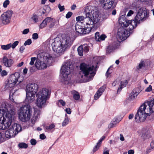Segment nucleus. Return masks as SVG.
Returning a JSON list of instances; mask_svg holds the SVG:
<instances>
[{
    "mask_svg": "<svg viewBox=\"0 0 154 154\" xmlns=\"http://www.w3.org/2000/svg\"><path fill=\"white\" fill-rule=\"evenodd\" d=\"M149 12L146 9L142 8L138 10L134 20L131 21L125 19L122 21V18L121 16L119 20V22H121L122 26L128 28L127 29L123 27L119 28L117 33L118 41L120 42L126 39L132 33V30L137 26V24L141 21L145 20L149 17Z\"/></svg>",
    "mask_w": 154,
    "mask_h": 154,
    "instance_id": "obj_1",
    "label": "nucleus"
},
{
    "mask_svg": "<svg viewBox=\"0 0 154 154\" xmlns=\"http://www.w3.org/2000/svg\"><path fill=\"white\" fill-rule=\"evenodd\" d=\"M90 6L86 8L85 11V17L79 16L76 17V20L81 24L83 23L85 26V24H93L94 23H98L101 20L100 15L98 12L96 11L93 14L91 9Z\"/></svg>",
    "mask_w": 154,
    "mask_h": 154,
    "instance_id": "obj_2",
    "label": "nucleus"
},
{
    "mask_svg": "<svg viewBox=\"0 0 154 154\" xmlns=\"http://www.w3.org/2000/svg\"><path fill=\"white\" fill-rule=\"evenodd\" d=\"M146 106L144 103L141 106L135 116L134 119L136 122H143L147 116H149L150 113H152V111L149 110L150 109L149 106L147 108H146Z\"/></svg>",
    "mask_w": 154,
    "mask_h": 154,
    "instance_id": "obj_3",
    "label": "nucleus"
},
{
    "mask_svg": "<svg viewBox=\"0 0 154 154\" xmlns=\"http://www.w3.org/2000/svg\"><path fill=\"white\" fill-rule=\"evenodd\" d=\"M94 65L90 66L88 64L85 63H81L80 66V69L85 77L87 79V81L91 80L95 75V72L94 70Z\"/></svg>",
    "mask_w": 154,
    "mask_h": 154,
    "instance_id": "obj_4",
    "label": "nucleus"
},
{
    "mask_svg": "<svg viewBox=\"0 0 154 154\" xmlns=\"http://www.w3.org/2000/svg\"><path fill=\"white\" fill-rule=\"evenodd\" d=\"M38 88V85L35 83L29 84L26 86V97L25 101L31 103L34 100L35 94Z\"/></svg>",
    "mask_w": 154,
    "mask_h": 154,
    "instance_id": "obj_5",
    "label": "nucleus"
},
{
    "mask_svg": "<svg viewBox=\"0 0 154 154\" xmlns=\"http://www.w3.org/2000/svg\"><path fill=\"white\" fill-rule=\"evenodd\" d=\"M50 93L48 90L46 88H43L39 91L36 95L38 97L36 104L39 107L41 108L45 103L46 100L50 97Z\"/></svg>",
    "mask_w": 154,
    "mask_h": 154,
    "instance_id": "obj_6",
    "label": "nucleus"
},
{
    "mask_svg": "<svg viewBox=\"0 0 154 154\" xmlns=\"http://www.w3.org/2000/svg\"><path fill=\"white\" fill-rule=\"evenodd\" d=\"M5 111L3 115L4 116L6 119L7 124L9 123V126L11 125L12 120L14 118L15 109L12 105L8 104H5L4 109Z\"/></svg>",
    "mask_w": 154,
    "mask_h": 154,
    "instance_id": "obj_7",
    "label": "nucleus"
},
{
    "mask_svg": "<svg viewBox=\"0 0 154 154\" xmlns=\"http://www.w3.org/2000/svg\"><path fill=\"white\" fill-rule=\"evenodd\" d=\"M74 40L72 38L68 36L62 38L60 39L59 38H56L54 39V41L57 44V46H59L64 52L66 50L70 47Z\"/></svg>",
    "mask_w": 154,
    "mask_h": 154,
    "instance_id": "obj_8",
    "label": "nucleus"
},
{
    "mask_svg": "<svg viewBox=\"0 0 154 154\" xmlns=\"http://www.w3.org/2000/svg\"><path fill=\"white\" fill-rule=\"evenodd\" d=\"M74 40L72 38L68 36L62 38L60 39L59 38H56L54 39V41L57 44V46H59L64 52L66 50L70 47Z\"/></svg>",
    "mask_w": 154,
    "mask_h": 154,
    "instance_id": "obj_9",
    "label": "nucleus"
},
{
    "mask_svg": "<svg viewBox=\"0 0 154 154\" xmlns=\"http://www.w3.org/2000/svg\"><path fill=\"white\" fill-rule=\"evenodd\" d=\"M20 112L19 115L20 119L23 122L30 119L32 114V108L28 105L22 107L20 109Z\"/></svg>",
    "mask_w": 154,
    "mask_h": 154,
    "instance_id": "obj_10",
    "label": "nucleus"
},
{
    "mask_svg": "<svg viewBox=\"0 0 154 154\" xmlns=\"http://www.w3.org/2000/svg\"><path fill=\"white\" fill-rule=\"evenodd\" d=\"M9 129L5 132V135L8 138L14 137L22 129L19 124L14 123L8 127Z\"/></svg>",
    "mask_w": 154,
    "mask_h": 154,
    "instance_id": "obj_11",
    "label": "nucleus"
},
{
    "mask_svg": "<svg viewBox=\"0 0 154 154\" xmlns=\"http://www.w3.org/2000/svg\"><path fill=\"white\" fill-rule=\"evenodd\" d=\"M44 62L42 61L39 69H42L46 68L47 65H51L53 62V57L50 54L45 53L43 56Z\"/></svg>",
    "mask_w": 154,
    "mask_h": 154,
    "instance_id": "obj_12",
    "label": "nucleus"
},
{
    "mask_svg": "<svg viewBox=\"0 0 154 154\" xmlns=\"http://www.w3.org/2000/svg\"><path fill=\"white\" fill-rule=\"evenodd\" d=\"M115 0H100V2L105 9L114 8L116 4Z\"/></svg>",
    "mask_w": 154,
    "mask_h": 154,
    "instance_id": "obj_13",
    "label": "nucleus"
},
{
    "mask_svg": "<svg viewBox=\"0 0 154 154\" xmlns=\"http://www.w3.org/2000/svg\"><path fill=\"white\" fill-rule=\"evenodd\" d=\"M20 77V74L18 72H16L11 75L8 82L6 84V86L10 88L13 87L18 81V79Z\"/></svg>",
    "mask_w": 154,
    "mask_h": 154,
    "instance_id": "obj_14",
    "label": "nucleus"
},
{
    "mask_svg": "<svg viewBox=\"0 0 154 154\" xmlns=\"http://www.w3.org/2000/svg\"><path fill=\"white\" fill-rule=\"evenodd\" d=\"M13 13L12 11H8L4 13L1 15L0 19L3 24L6 25L10 23Z\"/></svg>",
    "mask_w": 154,
    "mask_h": 154,
    "instance_id": "obj_15",
    "label": "nucleus"
},
{
    "mask_svg": "<svg viewBox=\"0 0 154 154\" xmlns=\"http://www.w3.org/2000/svg\"><path fill=\"white\" fill-rule=\"evenodd\" d=\"M68 63H65V64L62 66L60 72L63 77L65 78H67L70 73V67L69 66Z\"/></svg>",
    "mask_w": 154,
    "mask_h": 154,
    "instance_id": "obj_16",
    "label": "nucleus"
},
{
    "mask_svg": "<svg viewBox=\"0 0 154 154\" xmlns=\"http://www.w3.org/2000/svg\"><path fill=\"white\" fill-rule=\"evenodd\" d=\"M4 116L0 112V129L5 130L9 127V123L7 124Z\"/></svg>",
    "mask_w": 154,
    "mask_h": 154,
    "instance_id": "obj_17",
    "label": "nucleus"
},
{
    "mask_svg": "<svg viewBox=\"0 0 154 154\" xmlns=\"http://www.w3.org/2000/svg\"><path fill=\"white\" fill-rule=\"evenodd\" d=\"M14 60L11 58H8L6 56L3 57L2 63L4 66L6 67H11L14 63Z\"/></svg>",
    "mask_w": 154,
    "mask_h": 154,
    "instance_id": "obj_18",
    "label": "nucleus"
},
{
    "mask_svg": "<svg viewBox=\"0 0 154 154\" xmlns=\"http://www.w3.org/2000/svg\"><path fill=\"white\" fill-rule=\"evenodd\" d=\"M57 44L54 41L52 43L51 45L53 51L58 54L64 53L63 49L61 48L59 46L57 47Z\"/></svg>",
    "mask_w": 154,
    "mask_h": 154,
    "instance_id": "obj_19",
    "label": "nucleus"
},
{
    "mask_svg": "<svg viewBox=\"0 0 154 154\" xmlns=\"http://www.w3.org/2000/svg\"><path fill=\"white\" fill-rule=\"evenodd\" d=\"M97 23H94L93 24L91 25L90 24H86L87 26L86 27L85 26L84 27V30L83 32L84 33H83V34H85L89 33L92 29L93 28H94L95 26V25Z\"/></svg>",
    "mask_w": 154,
    "mask_h": 154,
    "instance_id": "obj_20",
    "label": "nucleus"
},
{
    "mask_svg": "<svg viewBox=\"0 0 154 154\" xmlns=\"http://www.w3.org/2000/svg\"><path fill=\"white\" fill-rule=\"evenodd\" d=\"M139 88H136L133 89L129 97V100H131L134 99L140 93Z\"/></svg>",
    "mask_w": 154,
    "mask_h": 154,
    "instance_id": "obj_21",
    "label": "nucleus"
},
{
    "mask_svg": "<svg viewBox=\"0 0 154 154\" xmlns=\"http://www.w3.org/2000/svg\"><path fill=\"white\" fill-rule=\"evenodd\" d=\"M141 137L144 140L149 139L151 138V131L149 129H146L143 133Z\"/></svg>",
    "mask_w": 154,
    "mask_h": 154,
    "instance_id": "obj_22",
    "label": "nucleus"
},
{
    "mask_svg": "<svg viewBox=\"0 0 154 154\" xmlns=\"http://www.w3.org/2000/svg\"><path fill=\"white\" fill-rule=\"evenodd\" d=\"M105 85H103L99 89L96 94L94 95V99H97L100 97L102 94L103 92L104 91L105 88Z\"/></svg>",
    "mask_w": 154,
    "mask_h": 154,
    "instance_id": "obj_23",
    "label": "nucleus"
},
{
    "mask_svg": "<svg viewBox=\"0 0 154 154\" xmlns=\"http://www.w3.org/2000/svg\"><path fill=\"white\" fill-rule=\"evenodd\" d=\"M81 23L78 22L75 25V30L76 32L78 33L82 34L84 30V26H81Z\"/></svg>",
    "mask_w": 154,
    "mask_h": 154,
    "instance_id": "obj_24",
    "label": "nucleus"
},
{
    "mask_svg": "<svg viewBox=\"0 0 154 154\" xmlns=\"http://www.w3.org/2000/svg\"><path fill=\"white\" fill-rule=\"evenodd\" d=\"M46 9L44 8H41L39 9V12L42 15L45 13H48L51 10L50 7L48 5L45 6Z\"/></svg>",
    "mask_w": 154,
    "mask_h": 154,
    "instance_id": "obj_25",
    "label": "nucleus"
},
{
    "mask_svg": "<svg viewBox=\"0 0 154 154\" xmlns=\"http://www.w3.org/2000/svg\"><path fill=\"white\" fill-rule=\"evenodd\" d=\"M128 84V81L125 80L124 81H121L120 83V86L117 90V92H120L122 89L126 87Z\"/></svg>",
    "mask_w": 154,
    "mask_h": 154,
    "instance_id": "obj_26",
    "label": "nucleus"
},
{
    "mask_svg": "<svg viewBox=\"0 0 154 154\" xmlns=\"http://www.w3.org/2000/svg\"><path fill=\"white\" fill-rule=\"evenodd\" d=\"M153 101H148L147 102L149 107V108L150 111H152V112L154 113V104L153 103Z\"/></svg>",
    "mask_w": 154,
    "mask_h": 154,
    "instance_id": "obj_27",
    "label": "nucleus"
},
{
    "mask_svg": "<svg viewBox=\"0 0 154 154\" xmlns=\"http://www.w3.org/2000/svg\"><path fill=\"white\" fill-rule=\"evenodd\" d=\"M77 51L79 55L80 56H82L84 51L83 46L81 45L79 46L77 48Z\"/></svg>",
    "mask_w": 154,
    "mask_h": 154,
    "instance_id": "obj_28",
    "label": "nucleus"
},
{
    "mask_svg": "<svg viewBox=\"0 0 154 154\" xmlns=\"http://www.w3.org/2000/svg\"><path fill=\"white\" fill-rule=\"evenodd\" d=\"M72 93L73 94V98L75 100H78L79 99L80 96L78 92L74 91H72Z\"/></svg>",
    "mask_w": 154,
    "mask_h": 154,
    "instance_id": "obj_29",
    "label": "nucleus"
},
{
    "mask_svg": "<svg viewBox=\"0 0 154 154\" xmlns=\"http://www.w3.org/2000/svg\"><path fill=\"white\" fill-rule=\"evenodd\" d=\"M18 147L20 148H27L28 146L27 144L24 143H20L18 145Z\"/></svg>",
    "mask_w": 154,
    "mask_h": 154,
    "instance_id": "obj_30",
    "label": "nucleus"
},
{
    "mask_svg": "<svg viewBox=\"0 0 154 154\" xmlns=\"http://www.w3.org/2000/svg\"><path fill=\"white\" fill-rule=\"evenodd\" d=\"M11 47V43L8 44L6 45H2L1 48L4 50H8Z\"/></svg>",
    "mask_w": 154,
    "mask_h": 154,
    "instance_id": "obj_31",
    "label": "nucleus"
},
{
    "mask_svg": "<svg viewBox=\"0 0 154 154\" xmlns=\"http://www.w3.org/2000/svg\"><path fill=\"white\" fill-rule=\"evenodd\" d=\"M115 49V47L112 45H109L106 51L108 53H110Z\"/></svg>",
    "mask_w": 154,
    "mask_h": 154,
    "instance_id": "obj_32",
    "label": "nucleus"
},
{
    "mask_svg": "<svg viewBox=\"0 0 154 154\" xmlns=\"http://www.w3.org/2000/svg\"><path fill=\"white\" fill-rule=\"evenodd\" d=\"M34 23H36L38 21V16L35 14H33L31 18Z\"/></svg>",
    "mask_w": 154,
    "mask_h": 154,
    "instance_id": "obj_33",
    "label": "nucleus"
},
{
    "mask_svg": "<svg viewBox=\"0 0 154 154\" xmlns=\"http://www.w3.org/2000/svg\"><path fill=\"white\" fill-rule=\"evenodd\" d=\"M117 120V118H115L112 120L111 123L109 125V127L110 128H112L114 126V125L116 124V121Z\"/></svg>",
    "mask_w": 154,
    "mask_h": 154,
    "instance_id": "obj_34",
    "label": "nucleus"
},
{
    "mask_svg": "<svg viewBox=\"0 0 154 154\" xmlns=\"http://www.w3.org/2000/svg\"><path fill=\"white\" fill-rule=\"evenodd\" d=\"M44 20L47 24V23L52 22L53 21V19L51 17H48L45 18Z\"/></svg>",
    "mask_w": 154,
    "mask_h": 154,
    "instance_id": "obj_35",
    "label": "nucleus"
},
{
    "mask_svg": "<svg viewBox=\"0 0 154 154\" xmlns=\"http://www.w3.org/2000/svg\"><path fill=\"white\" fill-rule=\"evenodd\" d=\"M42 61H40L39 60H37L35 63V66L38 69L39 68L40 66H41Z\"/></svg>",
    "mask_w": 154,
    "mask_h": 154,
    "instance_id": "obj_36",
    "label": "nucleus"
},
{
    "mask_svg": "<svg viewBox=\"0 0 154 154\" xmlns=\"http://www.w3.org/2000/svg\"><path fill=\"white\" fill-rule=\"evenodd\" d=\"M55 127V125L54 124H51L49 126H46L45 127V128L47 130H51L54 128Z\"/></svg>",
    "mask_w": 154,
    "mask_h": 154,
    "instance_id": "obj_37",
    "label": "nucleus"
},
{
    "mask_svg": "<svg viewBox=\"0 0 154 154\" xmlns=\"http://www.w3.org/2000/svg\"><path fill=\"white\" fill-rule=\"evenodd\" d=\"M47 24H46V22L43 20L42 22L41 23L39 26V28L40 29H43L45 27Z\"/></svg>",
    "mask_w": 154,
    "mask_h": 154,
    "instance_id": "obj_38",
    "label": "nucleus"
},
{
    "mask_svg": "<svg viewBox=\"0 0 154 154\" xmlns=\"http://www.w3.org/2000/svg\"><path fill=\"white\" fill-rule=\"evenodd\" d=\"M83 46V51L84 52L87 53L89 51V47L87 45H84Z\"/></svg>",
    "mask_w": 154,
    "mask_h": 154,
    "instance_id": "obj_39",
    "label": "nucleus"
},
{
    "mask_svg": "<svg viewBox=\"0 0 154 154\" xmlns=\"http://www.w3.org/2000/svg\"><path fill=\"white\" fill-rule=\"evenodd\" d=\"M145 66L144 61L141 60L139 65L138 67L139 69H141L143 67H144Z\"/></svg>",
    "mask_w": 154,
    "mask_h": 154,
    "instance_id": "obj_40",
    "label": "nucleus"
},
{
    "mask_svg": "<svg viewBox=\"0 0 154 154\" xmlns=\"http://www.w3.org/2000/svg\"><path fill=\"white\" fill-rule=\"evenodd\" d=\"M32 40L31 39H28L25 41L24 44V45H29L32 43Z\"/></svg>",
    "mask_w": 154,
    "mask_h": 154,
    "instance_id": "obj_41",
    "label": "nucleus"
},
{
    "mask_svg": "<svg viewBox=\"0 0 154 154\" xmlns=\"http://www.w3.org/2000/svg\"><path fill=\"white\" fill-rule=\"evenodd\" d=\"M100 33L98 32H97L95 34V38L96 41H98L100 37Z\"/></svg>",
    "mask_w": 154,
    "mask_h": 154,
    "instance_id": "obj_42",
    "label": "nucleus"
},
{
    "mask_svg": "<svg viewBox=\"0 0 154 154\" xmlns=\"http://www.w3.org/2000/svg\"><path fill=\"white\" fill-rule=\"evenodd\" d=\"M19 42L18 41H16L14 42L13 44H11V47L13 49H14L16 47L17 45L19 44Z\"/></svg>",
    "mask_w": 154,
    "mask_h": 154,
    "instance_id": "obj_43",
    "label": "nucleus"
},
{
    "mask_svg": "<svg viewBox=\"0 0 154 154\" xmlns=\"http://www.w3.org/2000/svg\"><path fill=\"white\" fill-rule=\"evenodd\" d=\"M69 122V120L68 119L66 118H65L64 120L62 123V126H64L66 125Z\"/></svg>",
    "mask_w": 154,
    "mask_h": 154,
    "instance_id": "obj_44",
    "label": "nucleus"
},
{
    "mask_svg": "<svg viewBox=\"0 0 154 154\" xmlns=\"http://www.w3.org/2000/svg\"><path fill=\"white\" fill-rule=\"evenodd\" d=\"M106 37V35L104 34L101 35L99 39L98 42H100L101 40H105V38Z\"/></svg>",
    "mask_w": 154,
    "mask_h": 154,
    "instance_id": "obj_45",
    "label": "nucleus"
},
{
    "mask_svg": "<svg viewBox=\"0 0 154 154\" xmlns=\"http://www.w3.org/2000/svg\"><path fill=\"white\" fill-rule=\"evenodd\" d=\"M10 3V1L9 0H5L3 3V6L4 8H6L7 7V5Z\"/></svg>",
    "mask_w": 154,
    "mask_h": 154,
    "instance_id": "obj_46",
    "label": "nucleus"
},
{
    "mask_svg": "<svg viewBox=\"0 0 154 154\" xmlns=\"http://www.w3.org/2000/svg\"><path fill=\"white\" fill-rule=\"evenodd\" d=\"M58 7L60 10V12L63 11L65 9L64 6H61L60 4L58 5Z\"/></svg>",
    "mask_w": 154,
    "mask_h": 154,
    "instance_id": "obj_47",
    "label": "nucleus"
},
{
    "mask_svg": "<svg viewBox=\"0 0 154 154\" xmlns=\"http://www.w3.org/2000/svg\"><path fill=\"white\" fill-rule=\"evenodd\" d=\"M36 59V58L35 57H31V61L29 63V64L31 65H33Z\"/></svg>",
    "mask_w": 154,
    "mask_h": 154,
    "instance_id": "obj_48",
    "label": "nucleus"
},
{
    "mask_svg": "<svg viewBox=\"0 0 154 154\" xmlns=\"http://www.w3.org/2000/svg\"><path fill=\"white\" fill-rule=\"evenodd\" d=\"M105 138V136H103L99 140V141L97 143V145H99L101 144L102 143V141L104 140Z\"/></svg>",
    "mask_w": 154,
    "mask_h": 154,
    "instance_id": "obj_49",
    "label": "nucleus"
},
{
    "mask_svg": "<svg viewBox=\"0 0 154 154\" xmlns=\"http://www.w3.org/2000/svg\"><path fill=\"white\" fill-rule=\"evenodd\" d=\"M72 13L71 12L69 11L66 14V17L67 19L69 18L72 16Z\"/></svg>",
    "mask_w": 154,
    "mask_h": 154,
    "instance_id": "obj_50",
    "label": "nucleus"
},
{
    "mask_svg": "<svg viewBox=\"0 0 154 154\" xmlns=\"http://www.w3.org/2000/svg\"><path fill=\"white\" fill-rule=\"evenodd\" d=\"M34 113L37 116H39L41 114V111L40 110L37 109H35Z\"/></svg>",
    "mask_w": 154,
    "mask_h": 154,
    "instance_id": "obj_51",
    "label": "nucleus"
},
{
    "mask_svg": "<svg viewBox=\"0 0 154 154\" xmlns=\"http://www.w3.org/2000/svg\"><path fill=\"white\" fill-rule=\"evenodd\" d=\"M32 38L34 39H36L38 38V35L37 33H34L32 35Z\"/></svg>",
    "mask_w": 154,
    "mask_h": 154,
    "instance_id": "obj_52",
    "label": "nucleus"
},
{
    "mask_svg": "<svg viewBox=\"0 0 154 154\" xmlns=\"http://www.w3.org/2000/svg\"><path fill=\"white\" fill-rule=\"evenodd\" d=\"M36 140L34 139H32L30 140V143L32 145H35L36 143Z\"/></svg>",
    "mask_w": 154,
    "mask_h": 154,
    "instance_id": "obj_53",
    "label": "nucleus"
},
{
    "mask_svg": "<svg viewBox=\"0 0 154 154\" xmlns=\"http://www.w3.org/2000/svg\"><path fill=\"white\" fill-rule=\"evenodd\" d=\"M29 32V29H24L23 32L22 33L23 34H27Z\"/></svg>",
    "mask_w": 154,
    "mask_h": 154,
    "instance_id": "obj_54",
    "label": "nucleus"
},
{
    "mask_svg": "<svg viewBox=\"0 0 154 154\" xmlns=\"http://www.w3.org/2000/svg\"><path fill=\"white\" fill-rule=\"evenodd\" d=\"M100 147V146L99 145H97H97L96 146L94 147V148H93V152H95L96 151H97L98 149L99 148V147Z\"/></svg>",
    "mask_w": 154,
    "mask_h": 154,
    "instance_id": "obj_55",
    "label": "nucleus"
},
{
    "mask_svg": "<svg viewBox=\"0 0 154 154\" xmlns=\"http://www.w3.org/2000/svg\"><path fill=\"white\" fill-rule=\"evenodd\" d=\"M40 138L42 140H44L46 138V136L43 134H40Z\"/></svg>",
    "mask_w": 154,
    "mask_h": 154,
    "instance_id": "obj_56",
    "label": "nucleus"
},
{
    "mask_svg": "<svg viewBox=\"0 0 154 154\" xmlns=\"http://www.w3.org/2000/svg\"><path fill=\"white\" fill-rule=\"evenodd\" d=\"M152 90V86L150 85L145 90V91L147 92H149Z\"/></svg>",
    "mask_w": 154,
    "mask_h": 154,
    "instance_id": "obj_57",
    "label": "nucleus"
},
{
    "mask_svg": "<svg viewBox=\"0 0 154 154\" xmlns=\"http://www.w3.org/2000/svg\"><path fill=\"white\" fill-rule=\"evenodd\" d=\"M7 72L6 70H3L1 73V75L2 76H3L7 75Z\"/></svg>",
    "mask_w": 154,
    "mask_h": 154,
    "instance_id": "obj_58",
    "label": "nucleus"
},
{
    "mask_svg": "<svg viewBox=\"0 0 154 154\" xmlns=\"http://www.w3.org/2000/svg\"><path fill=\"white\" fill-rule=\"evenodd\" d=\"M65 111L66 113L68 114H70L71 113V109L70 108H66V109Z\"/></svg>",
    "mask_w": 154,
    "mask_h": 154,
    "instance_id": "obj_59",
    "label": "nucleus"
},
{
    "mask_svg": "<svg viewBox=\"0 0 154 154\" xmlns=\"http://www.w3.org/2000/svg\"><path fill=\"white\" fill-rule=\"evenodd\" d=\"M12 92L11 91H10V95H9V99L11 100L12 101L14 102V99L13 98V97L12 95H11V93Z\"/></svg>",
    "mask_w": 154,
    "mask_h": 154,
    "instance_id": "obj_60",
    "label": "nucleus"
},
{
    "mask_svg": "<svg viewBox=\"0 0 154 154\" xmlns=\"http://www.w3.org/2000/svg\"><path fill=\"white\" fill-rule=\"evenodd\" d=\"M134 13V12L131 10H130L127 14V16H130Z\"/></svg>",
    "mask_w": 154,
    "mask_h": 154,
    "instance_id": "obj_61",
    "label": "nucleus"
},
{
    "mask_svg": "<svg viewBox=\"0 0 154 154\" xmlns=\"http://www.w3.org/2000/svg\"><path fill=\"white\" fill-rule=\"evenodd\" d=\"M25 49V48L24 46H21L20 47V53H23V51Z\"/></svg>",
    "mask_w": 154,
    "mask_h": 154,
    "instance_id": "obj_62",
    "label": "nucleus"
},
{
    "mask_svg": "<svg viewBox=\"0 0 154 154\" xmlns=\"http://www.w3.org/2000/svg\"><path fill=\"white\" fill-rule=\"evenodd\" d=\"M59 102L62 105V106H64L65 105L66 103L65 102L62 100H60L59 101Z\"/></svg>",
    "mask_w": 154,
    "mask_h": 154,
    "instance_id": "obj_63",
    "label": "nucleus"
},
{
    "mask_svg": "<svg viewBox=\"0 0 154 154\" xmlns=\"http://www.w3.org/2000/svg\"><path fill=\"white\" fill-rule=\"evenodd\" d=\"M150 145L152 149L154 148V140L151 142Z\"/></svg>",
    "mask_w": 154,
    "mask_h": 154,
    "instance_id": "obj_64",
    "label": "nucleus"
}]
</instances>
